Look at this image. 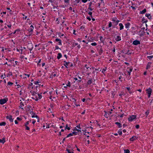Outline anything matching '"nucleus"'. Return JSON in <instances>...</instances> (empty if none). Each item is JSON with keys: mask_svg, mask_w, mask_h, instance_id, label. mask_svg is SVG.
Listing matches in <instances>:
<instances>
[{"mask_svg": "<svg viewBox=\"0 0 153 153\" xmlns=\"http://www.w3.org/2000/svg\"><path fill=\"white\" fill-rule=\"evenodd\" d=\"M136 116L135 115H132L128 118V120L129 121H132L135 120L136 119Z\"/></svg>", "mask_w": 153, "mask_h": 153, "instance_id": "obj_1", "label": "nucleus"}, {"mask_svg": "<svg viewBox=\"0 0 153 153\" xmlns=\"http://www.w3.org/2000/svg\"><path fill=\"white\" fill-rule=\"evenodd\" d=\"M37 94L36 96L35 97V98L34 97H32L33 99H35V100L36 101L38 100L39 99H40L42 97V96L41 94H40L39 93Z\"/></svg>", "mask_w": 153, "mask_h": 153, "instance_id": "obj_2", "label": "nucleus"}, {"mask_svg": "<svg viewBox=\"0 0 153 153\" xmlns=\"http://www.w3.org/2000/svg\"><path fill=\"white\" fill-rule=\"evenodd\" d=\"M8 100V99L5 98V99L0 100V104L1 105L5 103Z\"/></svg>", "mask_w": 153, "mask_h": 153, "instance_id": "obj_3", "label": "nucleus"}, {"mask_svg": "<svg viewBox=\"0 0 153 153\" xmlns=\"http://www.w3.org/2000/svg\"><path fill=\"white\" fill-rule=\"evenodd\" d=\"M112 21L114 22L113 23L115 25H117L120 21L118 20H117L116 18H113L112 19Z\"/></svg>", "mask_w": 153, "mask_h": 153, "instance_id": "obj_4", "label": "nucleus"}, {"mask_svg": "<svg viewBox=\"0 0 153 153\" xmlns=\"http://www.w3.org/2000/svg\"><path fill=\"white\" fill-rule=\"evenodd\" d=\"M146 93L148 94V97L149 98L152 93V90L150 88H149L146 90Z\"/></svg>", "mask_w": 153, "mask_h": 153, "instance_id": "obj_5", "label": "nucleus"}, {"mask_svg": "<svg viewBox=\"0 0 153 153\" xmlns=\"http://www.w3.org/2000/svg\"><path fill=\"white\" fill-rule=\"evenodd\" d=\"M140 42L139 41L135 40L133 42L132 44L134 45H137L140 44Z\"/></svg>", "mask_w": 153, "mask_h": 153, "instance_id": "obj_6", "label": "nucleus"}, {"mask_svg": "<svg viewBox=\"0 0 153 153\" xmlns=\"http://www.w3.org/2000/svg\"><path fill=\"white\" fill-rule=\"evenodd\" d=\"M6 118L8 119L11 122L13 121V119L12 118V116L11 115L7 116L6 117Z\"/></svg>", "mask_w": 153, "mask_h": 153, "instance_id": "obj_7", "label": "nucleus"}, {"mask_svg": "<svg viewBox=\"0 0 153 153\" xmlns=\"http://www.w3.org/2000/svg\"><path fill=\"white\" fill-rule=\"evenodd\" d=\"M137 139V138L136 136H133L130 139V141H134Z\"/></svg>", "mask_w": 153, "mask_h": 153, "instance_id": "obj_8", "label": "nucleus"}, {"mask_svg": "<svg viewBox=\"0 0 153 153\" xmlns=\"http://www.w3.org/2000/svg\"><path fill=\"white\" fill-rule=\"evenodd\" d=\"M32 118L36 117L38 119L37 122H39V117H38V116L37 115H35V113H33V115L32 116Z\"/></svg>", "mask_w": 153, "mask_h": 153, "instance_id": "obj_9", "label": "nucleus"}, {"mask_svg": "<svg viewBox=\"0 0 153 153\" xmlns=\"http://www.w3.org/2000/svg\"><path fill=\"white\" fill-rule=\"evenodd\" d=\"M64 62L65 63V64L64 65L67 68H68V65L70 63V62H67L65 61H64Z\"/></svg>", "mask_w": 153, "mask_h": 153, "instance_id": "obj_10", "label": "nucleus"}, {"mask_svg": "<svg viewBox=\"0 0 153 153\" xmlns=\"http://www.w3.org/2000/svg\"><path fill=\"white\" fill-rule=\"evenodd\" d=\"M24 103H22V102H21L20 103V106H19V107L20 108H21L23 110H24Z\"/></svg>", "mask_w": 153, "mask_h": 153, "instance_id": "obj_11", "label": "nucleus"}, {"mask_svg": "<svg viewBox=\"0 0 153 153\" xmlns=\"http://www.w3.org/2000/svg\"><path fill=\"white\" fill-rule=\"evenodd\" d=\"M33 28H34L33 26V25H31L30 26V27L28 31L30 32H32L33 31Z\"/></svg>", "mask_w": 153, "mask_h": 153, "instance_id": "obj_12", "label": "nucleus"}, {"mask_svg": "<svg viewBox=\"0 0 153 153\" xmlns=\"http://www.w3.org/2000/svg\"><path fill=\"white\" fill-rule=\"evenodd\" d=\"M146 16V17H147L149 19H152V16H151L150 15V14H148V13H146V15H145Z\"/></svg>", "mask_w": 153, "mask_h": 153, "instance_id": "obj_13", "label": "nucleus"}, {"mask_svg": "<svg viewBox=\"0 0 153 153\" xmlns=\"http://www.w3.org/2000/svg\"><path fill=\"white\" fill-rule=\"evenodd\" d=\"M115 40L117 41H119L121 40V38L120 36H117L115 38Z\"/></svg>", "mask_w": 153, "mask_h": 153, "instance_id": "obj_14", "label": "nucleus"}, {"mask_svg": "<svg viewBox=\"0 0 153 153\" xmlns=\"http://www.w3.org/2000/svg\"><path fill=\"white\" fill-rule=\"evenodd\" d=\"M132 71V68H130L128 69L127 72H128V74L130 76V75L131 73V72Z\"/></svg>", "mask_w": 153, "mask_h": 153, "instance_id": "obj_15", "label": "nucleus"}, {"mask_svg": "<svg viewBox=\"0 0 153 153\" xmlns=\"http://www.w3.org/2000/svg\"><path fill=\"white\" fill-rule=\"evenodd\" d=\"M119 26L120 27V30H123V29L124 26L122 23H120L119 24Z\"/></svg>", "mask_w": 153, "mask_h": 153, "instance_id": "obj_16", "label": "nucleus"}, {"mask_svg": "<svg viewBox=\"0 0 153 153\" xmlns=\"http://www.w3.org/2000/svg\"><path fill=\"white\" fill-rule=\"evenodd\" d=\"M130 25V23H127L125 25L126 28H129V27Z\"/></svg>", "mask_w": 153, "mask_h": 153, "instance_id": "obj_17", "label": "nucleus"}, {"mask_svg": "<svg viewBox=\"0 0 153 153\" xmlns=\"http://www.w3.org/2000/svg\"><path fill=\"white\" fill-rule=\"evenodd\" d=\"M30 92L31 93L32 95L33 96H35V97L36 96L37 93L36 92H35V91H31Z\"/></svg>", "mask_w": 153, "mask_h": 153, "instance_id": "obj_18", "label": "nucleus"}, {"mask_svg": "<svg viewBox=\"0 0 153 153\" xmlns=\"http://www.w3.org/2000/svg\"><path fill=\"white\" fill-rule=\"evenodd\" d=\"M146 9H144L142 11H140V13L141 14H143L144 13H145L146 12Z\"/></svg>", "mask_w": 153, "mask_h": 153, "instance_id": "obj_19", "label": "nucleus"}, {"mask_svg": "<svg viewBox=\"0 0 153 153\" xmlns=\"http://www.w3.org/2000/svg\"><path fill=\"white\" fill-rule=\"evenodd\" d=\"M62 57V55L60 53H59L58 54V56H57V58L58 59H60Z\"/></svg>", "mask_w": 153, "mask_h": 153, "instance_id": "obj_20", "label": "nucleus"}, {"mask_svg": "<svg viewBox=\"0 0 153 153\" xmlns=\"http://www.w3.org/2000/svg\"><path fill=\"white\" fill-rule=\"evenodd\" d=\"M5 141L4 138H3L2 139H0V143H4Z\"/></svg>", "mask_w": 153, "mask_h": 153, "instance_id": "obj_21", "label": "nucleus"}, {"mask_svg": "<svg viewBox=\"0 0 153 153\" xmlns=\"http://www.w3.org/2000/svg\"><path fill=\"white\" fill-rule=\"evenodd\" d=\"M115 124L118 126L119 128H121L122 127V125L120 123L117 122H116Z\"/></svg>", "mask_w": 153, "mask_h": 153, "instance_id": "obj_22", "label": "nucleus"}, {"mask_svg": "<svg viewBox=\"0 0 153 153\" xmlns=\"http://www.w3.org/2000/svg\"><path fill=\"white\" fill-rule=\"evenodd\" d=\"M28 45L30 47H31V48H29V50L30 51H31L33 49V45H32V44H31V43H29L28 44Z\"/></svg>", "mask_w": 153, "mask_h": 153, "instance_id": "obj_23", "label": "nucleus"}, {"mask_svg": "<svg viewBox=\"0 0 153 153\" xmlns=\"http://www.w3.org/2000/svg\"><path fill=\"white\" fill-rule=\"evenodd\" d=\"M6 124V123L5 122H2L0 123V126H4Z\"/></svg>", "mask_w": 153, "mask_h": 153, "instance_id": "obj_24", "label": "nucleus"}, {"mask_svg": "<svg viewBox=\"0 0 153 153\" xmlns=\"http://www.w3.org/2000/svg\"><path fill=\"white\" fill-rule=\"evenodd\" d=\"M130 152L128 149H125L124 150V153H130Z\"/></svg>", "mask_w": 153, "mask_h": 153, "instance_id": "obj_25", "label": "nucleus"}, {"mask_svg": "<svg viewBox=\"0 0 153 153\" xmlns=\"http://www.w3.org/2000/svg\"><path fill=\"white\" fill-rule=\"evenodd\" d=\"M105 114H104V116L106 117V118H108L109 117V114H108V113H106L105 111Z\"/></svg>", "mask_w": 153, "mask_h": 153, "instance_id": "obj_26", "label": "nucleus"}, {"mask_svg": "<svg viewBox=\"0 0 153 153\" xmlns=\"http://www.w3.org/2000/svg\"><path fill=\"white\" fill-rule=\"evenodd\" d=\"M66 150L68 152V153H74V152H73V151L71 150L67 149Z\"/></svg>", "mask_w": 153, "mask_h": 153, "instance_id": "obj_27", "label": "nucleus"}, {"mask_svg": "<svg viewBox=\"0 0 153 153\" xmlns=\"http://www.w3.org/2000/svg\"><path fill=\"white\" fill-rule=\"evenodd\" d=\"M73 135L72 134V133H70V134H68L67 135V136L66 137V138L68 137H71V136H72Z\"/></svg>", "mask_w": 153, "mask_h": 153, "instance_id": "obj_28", "label": "nucleus"}, {"mask_svg": "<svg viewBox=\"0 0 153 153\" xmlns=\"http://www.w3.org/2000/svg\"><path fill=\"white\" fill-rule=\"evenodd\" d=\"M151 64V63H149L147 65V67H146L147 69H148L150 68Z\"/></svg>", "mask_w": 153, "mask_h": 153, "instance_id": "obj_29", "label": "nucleus"}, {"mask_svg": "<svg viewBox=\"0 0 153 153\" xmlns=\"http://www.w3.org/2000/svg\"><path fill=\"white\" fill-rule=\"evenodd\" d=\"M66 86L70 87L71 86V83L70 81H68V83L66 84Z\"/></svg>", "mask_w": 153, "mask_h": 153, "instance_id": "obj_30", "label": "nucleus"}, {"mask_svg": "<svg viewBox=\"0 0 153 153\" xmlns=\"http://www.w3.org/2000/svg\"><path fill=\"white\" fill-rule=\"evenodd\" d=\"M102 49H100L99 51V53L100 55H101V54L102 53Z\"/></svg>", "mask_w": 153, "mask_h": 153, "instance_id": "obj_31", "label": "nucleus"}, {"mask_svg": "<svg viewBox=\"0 0 153 153\" xmlns=\"http://www.w3.org/2000/svg\"><path fill=\"white\" fill-rule=\"evenodd\" d=\"M66 129H67L68 130H70V128L69 127H68V125H66V127H65V130H66Z\"/></svg>", "mask_w": 153, "mask_h": 153, "instance_id": "obj_32", "label": "nucleus"}, {"mask_svg": "<svg viewBox=\"0 0 153 153\" xmlns=\"http://www.w3.org/2000/svg\"><path fill=\"white\" fill-rule=\"evenodd\" d=\"M149 114V111H146V112H145V114L146 115V117H147L148 115Z\"/></svg>", "mask_w": 153, "mask_h": 153, "instance_id": "obj_33", "label": "nucleus"}, {"mask_svg": "<svg viewBox=\"0 0 153 153\" xmlns=\"http://www.w3.org/2000/svg\"><path fill=\"white\" fill-rule=\"evenodd\" d=\"M112 23L111 22H109L108 24V27H110L112 26Z\"/></svg>", "mask_w": 153, "mask_h": 153, "instance_id": "obj_34", "label": "nucleus"}, {"mask_svg": "<svg viewBox=\"0 0 153 153\" xmlns=\"http://www.w3.org/2000/svg\"><path fill=\"white\" fill-rule=\"evenodd\" d=\"M91 45L92 46H96L97 45V44L96 42H93L91 43Z\"/></svg>", "mask_w": 153, "mask_h": 153, "instance_id": "obj_35", "label": "nucleus"}, {"mask_svg": "<svg viewBox=\"0 0 153 153\" xmlns=\"http://www.w3.org/2000/svg\"><path fill=\"white\" fill-rule=\"evenodd\" d=\"M153 57V55H152L151 56H147V58H149V59H150V60H151L152 59V58Z\"/></svg>", "mask_w": 153, "mask_h": 153, "instance_id": "obj_36", "label": "nucleus"}, {"mask_svg": "<svg viewBox=\"0 0 153 153\" xmlns=\"http://www.w3.org/2000/svg\"><path fill=\"white\" fill-rule=\"evenodd\" d=\"M92 83V81L91 80H89L88 82V84H91Z\"/></svg>", "mask_w": 153, "mask_h": 153, "instance_id": "obj_37", "label": "nucleus"}, {"mask_svg": "<svg viewBox=\"0 0 153 153\" xmlns=\"http://www.w3.org/2000/svg\"><path fill=\"white\" fill-rule=\"evenodd\" d=\"M72 133L73 135H76L77 133V132L75 131H73Z\"/></svg>", "mask_w": 153, "mask_h": 153, "instance_id": "obj_38", "label": "nucleus"}, {"mask_svg": "<svg viewBox=\"0 0 153 153\" xmlns=\"http://www.w3.org/2000/svg\"><path fill=\"white\" fill-rule=\"evenodd\" d=\"M8 84L10 85H12L13 84V83L10 82H8Z\"/></svg>", "mask_w": 153, "mask_h": 153, "instance_id": "obj_39", "label": "nucleus"}, {"mask_svg": "<svg viewBox=\"0 0 153 153\" xmlns=\"http://www.w3.org/2000/svg\"><path fill=\"white\" fill-rule=\"evenodd\" d=\"M142 19V21H143L144 22H147V21H145V19L144 18H143Z\"/></svg>", "mask_w": 153, "mask_h": 153, "instance_id": "obj_40", "label": "nucleus"}, {"mask_svg": "<svg viewBox=\"0 0 153 153\" xmlns=\"http://www.w3.org/2000/svg\"><path fill=\"white\" fill-rule=\"evenodd\" d=\"M118 133L120 135H121L122 134V132L120 131H118Z\"/></svg>", "mask_w": 153, "mask_h": 153, "instance_id": "obj_41", "label": "nucleus"}, {"mask_svg": "<svg viewBox=\"0 0 153 153\" xmlns=\"http://www.w3.org/2000/svg\"><path fill=\"white\" fill-rule=\"evenodd\" d=\"M92 12H89L88 13V14L91 16V18H92Z\"/></svg>", "mask_w": 153, "mask_h": 153, "instance_id": "obj_42", "label": "nucleus"}, {"mask_svg": "<svg viewBox=\"0 0 153 153\" xmlns=\"http://www.w3.org/2000/svg\"><path fill=\"white\" fill-rule=\"evenodd\" d=\"M33 83L34 84H35V85H37L38 84L39 82L38 81H34L33 82Z\"/></svg>", "mask_w": 153, "mask_h": 153, "instance_id": "obj_43", "label": "nucleus"}, {"mask_svg": "<svg viewBox=\"0 0 153 153\" xmlns=\"http://www.w3.org/2000/svg\"><path fill=\"white\" fill-rule=\"evenodd\" d=\"M19 31V29H17L15 30V31L13 32V34H15L16 33V31Z\"/></svg>", "mask_w": 153, "mask_h": 153, "instance_id": "obj_44", "label": "nucleus"}, {"mask_svg": "<svg viewBox=\"0 0 153 153\" xmlns=\"http://www.w3.org/2000/svg\"><path fill=\"white\" fill-rule=\"evenodd\" d=\"M90 6H91V5L90 4V5H89V7H90ZM88 9H89V10H91V11H92V10H93V9H92V8H91L90 7H89L88 8Z\"/></svg>", "mask_w": 153, "mask_h": 153, "instance_id": "obj_45", "label": "nucleus"}, {"mask_svg": "<svg viewBox=\"0 0 153 153\" xmlns=\"http://www.w3.org/2000/svg\"><path fill=\"white\" fill-rule=\"evenodd\" d=\"M61 40L60 39H58V38H57L56 39V42H59V41H61Z\"/></svg>", "mask_w": 153, "mask_h": 153, "instance_id": "obj_46", "label": "nucleus"}, {"mask_svg": "<svg viewBox=\"0 0 153 153\" xmlns=\"http://www.w3.org/2000/svg\"><path fill=\"white\" fill-rule=\"evenodd\" d=\"M61 40L60 39H58V38H57L56 39V42H59V41H61Z\"/></svg>", "mask_w": 153, "mask_h": 153, "instance_id": "obj_47", "label": "nucleus"}, {"mask_svg": "<svg viewBox=\"0 0 153 153\" xmlns=\"http://www.w3.org/2000/svg\"><path fill=\"white\" fill-rule=\"evenodd\" d=\"M26 127V129L27 130H29L30 129L27 126H25Z\"/></svg>", "mask_w": 153, "mask_h": 153, "instance_id": "obj_48", "label": "nucleus"}, {"mask_svg": "<svg viewBox=\"0 0 153 153\" xmlns=\"http://www.w3.org/2000/svg\"><path fill=\"white\" fill-rule=\"evenodd\" d=\"M58 45H61L62 44V42H61V41H59L58 43Z\"/></svg>", "mask_w": 153, "mask_h": 153, "instance_id": "obj_49", "label": "nucleus"}, {"mask_svg": "<svg viewBox=\"0 0 153 153\" xmlns=\"http://www.w3.org/2000/svg\"><path fill=\"white\" fill-rule=\"evenodd\" d=\"M83 2L85 3H86L88 1V0H82Z\"/></svg>", "mask_w": 153, "mask_h": 153, "instance_id": "obj_50", "label": "nucleus"}, {"mask_svg": "<svg viewBox=\"0 0 153 153\" xmlns=\"http://www.w3.org/2000/svg\"><path fill=\"white\" fill-rule=\"evenodd\" d=\"M64 1L65 3H68L69 2V0H64Z\"/></svg>", "mask_w": 153, "mask_h": 153, "instance_id": "obj_51", "label": "nucleus"}, {"mask_svg": "<svg viewBox=\"0 0 153 153\" xmlns=\"http://www.w3.org/2000/svg\"><path fill=\"white\" fill-rule=\"evenodd\" d=\"M139 127V126L138 125H137L136 126V128L138 129Z\"/></svg>", "mask_w": 153, "mask_h": 153, "instance_id": "obj_52", "label": "nucleus"}, {"mask_svg": "<svg viewBox=\"0 0 153 153\" xmlns=\"http://www.w3.org/2000/svg\"><path fill=\"white\" fill-rule=\"evenodd\" d=\"M77 3H79V2L80 0H75Z\"/></svg>", "mask_w": 153, "mask_h": 153, "instance_id": "obj_53", "label": "nucleus"}, {"mask_svg": "<svg viewBox=\"0 0 153 153\" xmlns=\"http://www.w3.org/2000/svg\"><path fill=\"white\" fill-rule=\"evenodd\" d=\"M85 67L87 69H88V68H89V67H88L87 65H85Z\"/></svg>", "mask_w": 153, "mask_h": 153, "instance_id": "obj_54", "label": "nucleus"}, {"mask_svg": "<svg viewBox=\"0 0 153 153\" xmlns=\"http://www.w3.org/2000/svg\"><path fill=\"white\" fill-rule=\"evenodd\" d=\"M87 19H88L89 21H90L91 20V18L89 17H87Z\"/></svg>", "mask_w": 153, "mask_h": 153, "instance_id": "obj_55", "label": "nucleus"}, {"mask_svg": "<svg viewBox=\"0 0 153 153\" xmlns=\"http://www.w3.org/2000/svg\"><path fill=\"white\" fill-rule=\"evenodd\" d=\"M106 71V70L105 69H103L102 71V73H103L104 72H105Z\"/></svg>", "mask_w": 153, "mask_h": 153, "instance_id": "obj_56", "label": "nucleus"}, {"mask_svg": "<svg viewBox=\"0 0 153 153\" xmlns=\"http://www.w3.org/2000/svg\"><path fill=\"white\" fill-rule=\"evenodd\" d=\"M29 124V121H27L26 124H25V126H27V125Z\"/></svg>", "mask_w": 153, "mask_h": 153, "instance_id": "obj_57", "label": "nucleus"}, {"mask_svg": "<svg viewBox=\"0 0 153 153\" xmlns=\"http://www.w3.org/2000/svg\"><path fill=\"white\" fill-rule=\"evenodd\" d=\"M76 127L77 128H79V129H81V128H80V125H78L77 126H76Z\"/></svg>", "mask_w": 153, "mask_h": 153, "instance_id": "obj_58", "label": "nucleus"}, {"mask_svg": "<svg viewBox=\"0 0 153 153\" xmlns=\"http://www.w3.org/2000/svg\"><path fill=\"white\" fill-rule=\"evenodd\" d=\"M85 110H84V111L83 112H82L81 113V114H85Z\"/></svg>", "mask_w": 153, "mask_h": 153, "instance_id": "obj_59", "label": "nucleus"}, {"mask_svg": "<svg viewBox=\"0 0 153 153\" xmlns=\"http://www.w3.org/2000/svg\"><path fill=\"white\" fill-rule=\"evenodd\" d=\"M127 89L128 91H129L130 90V88L129 87H127L126 88Z\"/></svg>", "mask_w": 153, "mask_h": 153, "instance_id": "obj_60", "label": "nucleus"}, {"mask_svg": "<svg viewBox=\"0 0 153 153\" xmlns=\"http://www.w3.org/2000/svg\"><path fill=\"white\" fill-rule=\"evenodd\" d=\"M77 47L78 48V49L80 48V45H78V46H77Z\"/></svg>", "mask_w": 153, "mask_h": 153, "instance_id": "obj_61", "label": "nucleus"}, {"mask_svg": "<svg viewBox=\"0 0 153 153\" xmlns=\"http://www.w3.org/2000/svg\"><path fill=\"white\" fill-rule=\"evenodd\" d=\"M85 100V98H83L82 99V101L83 102H84Z\"/></svg>", "mask_w": 153, "mask_h": 153, "instance_id": "obj_62", "label": "nucleus"}, {"mask_svg": "<svg viewBox=\"0 0 153 153\" xmlns=\"http://www.w3.org/2000/svg\"><path fill=\"white\" fill-rule=\"evenodd\" d=\"M49 127H49V125H47L46 126V128H49Z\"/></svg>", "mask_w": 153, "mask_h": 153, "instance_id": "obj_63", "label": "nucleus"}, {"mask_svg": "<svg viewBox=\"0 0 153 153\" xmlns=\"http://www.w3.org/2000/svg\"><path fill=\"white\" fill-rule=\"evenodd\" d=\"M7 26L8 27H9V28H10L11 27V25H7Z\"/></svg>", "mask_w": 153, "mask_h": 153, "instance_id": "obj_64", "label": "nucleus"}]
</instances>
